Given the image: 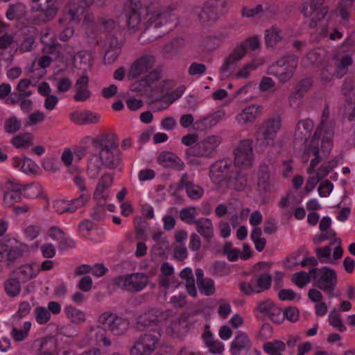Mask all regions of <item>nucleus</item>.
<instances>
[{
	"label": "nucleus",
	"instance_id": "1",
	"mask_svg": "<svg viewBox=\"0 0 355 355\" xmlns=\"http://www.w3.org/2000/svg\"><path fill=\"white\" fill-rule=\"evenodd\" d=\"M313 122L310 119L300 121L295 128L296 139H304V149L301 155L304 162H310L309 173H311L320 162L327 157L333 148L334 130L332 125L322 121L313 135L307 138L313 129Z\"/></svg>",
	"mask_w": 355,
	"mask_h": 355
},
{
	"label": "nucleus",
	"instance_id": "2",
	"mask_svg": "<svg viewBox=\"0 0 355 355\" xmlns=\"http://www.w3.org/2000/svg\"><path fill=\"white\" fill-rule=\"evenodd\" d=\"M129 327V322L125 318L116 314L105 312L102 313L98 320V324L91 327L85 334L86 343L93 344L102 342L104 345L109 346L111 343L106 336V327L115 335L124 334Z\"/></svg>",
	"mask_w": 355,
	"mask_h": 355
},
{
	"label": "nucleus",
	"instance_id": "3",
	"mask_svg": "<svg viewBox=\"0 0 355 355\" xmlns=\"http://www.w3.org/2000/svg\"><path fill=\"white\" fill-rule=\"evenodd\" d=\"M92 144L98 151V155H94L90 158L89 168H99L103 165L115 168L119 164L121 157L115 135H100L93 139Z\"/></svg>",
	"mask_w": 355,
	"mask_h": 355
},
{
	"label": "nucleus",
	"instance_id": "4",
	"mask_svg": "<svg viewBox=\"0 0 355 355\" xmlns=\"http://www.w3.org/2000/svg\"><path fill=\"white\" fill-rule=\"evenodd\" d=\"M322 1V0H305L302 12L305 17L311 18L309 26L318 27L320 37H324L327 33V20L324 17L327 10L325 8L321 7Z\"/></svg>",
	"mask_w": 355,
	"mask_h": 355
},
{
	"label": "nucleus",
	"instance_id": "5",
	"mask_svg": "<svg viewBox=\"0 0 355 355\" xmlns=\"http://www.w3.org/2000/svg\"><path fill=\"white\" fill-rule=\"evenodd\" d=\"M221 143L218 136H208L196 145L190 147L186 151V159L193 166L198 164V157H211Z\"/></svg>",
	"mask_w": 355,
	"mask_h": 355
},
{
	"label": "nucleus",
	"instance_id": "6",
	"mask_svg": "<svg viewBox=\"0 0 355 355\" xmlns=\"http://www.w3.org/2000/svg\"><path fill=\"white\" fill-rule=\"evenodd\" d=\"M161 334L153 330L141 335L130 350V355H150L156 348Z\"/></svg>",
	"mask_w": 355,
	"mask_h": 355
},
{
	"label": "nucleus",
	"instance_id": "7",
	"mask_svg": "<svg viewBox=\"0 0 355 355\" xmlns=\"http://www.w3.org/2000/svg\"><path fill=\"white\" fill-rule=\"evenodd\" d=\"M312 278L317 282L318 286L327 293H331L337 284V273L329 267L311 270Z\"/></svg>",
	"mask_w": 355,
	"mask_h": 355
},
{
	"label": "nucleus",
	"instance_id": "8",
	"mask_svg": "<svg viewBox=\"0 0 355 355\" xmlns=\"http://www.w3.org/2000/svg\"><path fill=\"white\" fill-rule=\"evenodd\" d=\"M7 241L8 240L4 239L0 242V262L15 260L23 256L24 253L35 251L38 248L37 242L31 246L24 243H20L17 245L9 247L6 243Z\"/></svg>",
	"mask_w": 355,
	"mask_h": 355
},
{
	"label": "nucleus",
	"instance_id": "9",
	"mask_svg": "<svg viewBox=\"0 0 355 355\" xmlns=\"http://www.w3.org/2000/svg\"><path fill=\"white\" fill-rule=\"evenodd\" d=\"M114 282L116 285L125 290L137 292L146 287L148 278L142 273H133L119 276L115 278Z\"/></svg>",
	"mask_w": 355,
	"mask_h": 355
},
{
	"label": "nucleus",
	"instance_id": "10",
	"mask_svg": "<svg viewBox=\"0 0 355 355\" xmlns=\"http://www.w3.org/2000/svg\"><path fill=\"white\" fill-rule=\"evenodd\" d=\"M253 160L252 142L248 139L241 141L234 150L235 165L248 168L252 166Z\"/></svg>",
	"mask_w": 355,
	"mask_h": 355
},
{
	"label": "nucleus",
	"instance_id": "11",
	"mask_svg": "<svg viewBox=\"0 0 355 355\" xmlns=\"http://www.w3.org/2000/svg\"><path fill=\"white\" fill-rule=\"evenodd\" d=\"M155 64V58L150 54H145L138 58L130 66L127 77L130 80L150 73Z\"/></svg>",
	"mask_w": 355,
	"mask_h": 355
},
{
	"label": "nucleus",
	"instance_id": "12",
	"mask_svg": "<svg viewBox=\"0 0 355 355\" xmlns=\"http://www.w3.org/2000/svg\"><path fill=\"white\" fill-rule=\"evenodd\" d=\"M282 126L279 117H274L264 121L257 130V137L266 145H270L277 137V132Z\"/></svg>",
	"mask_w": 355,
	"mask_h": 355
},
{
	"label": "nucleus",
	"instance_id": "13",
	"mask_svg": "<svg viewBox=\"0 0 355 355\" xmlns=\"http://www.w3.org/2000/svg\"><path fill=\"white\" fill-rule=\"evenodd\" d=\"M246 54L247 51L244 49L243 44L237 43L224 59L220 71L223 73H231L236 68L238 62L241 61Z\"/></svg>",
	"mask_w": 355,
	"mask_h": 355
},
{
	"label": "nucleus",
	"instance_id": "14",
	"mask_svg": "<svg viewBox=\"0 0 355 355\" xmlns=\"http://www.w3.org/2000/svg\"><path fill=\"white\" fill-rule=\"evenodd\" d=\"M23 185L14 180H8L4 183L3 203L6 207H12L22 200Z\"/></svg>",
	"mask_w": 355,
	"mask_h": 355
},
{
	"label": "nucleus",
	"instance_id": "15",
	"mask_svg": "<svg viewBox=\"0 0 355 355\" xmlns=\"http://www.w3.org/2000/svg\"><path fill=\"white\" fill-rule=\"evenodd\" d=\"M168 315L164 320L167 334L175 336H182L187 332L190 324L188 314H182L180 317L171 319H168Z\"/></svg>",
	"mask_w": 355,
	"mask_h": 355
},
{
	"label": "nucleus",
	"instance_id": "16",
	"mask_svg": "<svg viewBox=\"0 0 355 355\" xmlns=\"http://www.w3.org/2000/svg\"><path fill=\"white\" fill-rule=\"evenodd\" d=\"M297 67V60L294 56H288L285 59L279 60L277 63V69L272 67L271 73L275 75L282 81L290 79Z\"/></svg>",
	"mask_w": 355,
	"mask_h": 355
},
{
	"label": "nucleus",
	"instance_id": "17",
	"mask_svg": "<svg viewBox=\"0 0 355 355\" xmlns=\"http://www.w3.org/2000/svg\"><path fill=\"white\" fill-rule=\"evenodd\" d=\"M141 3L138 0H128L124 4L123 10L127 18V25L130 30L137 31L141 24L139 8Z\"/></svg>",
	"mask_w": 355,
	"mask_h": 355
},
{
	"label": "nucleus",
	"instance_id": "18",
	"mask_svg": "<svg viewBox=\"0 0 355 355\" xmlns=\"http://www.w3.org/2000/svg\"><path fill=\"white\" fill-rule=\"evenodd\" d=\"M229 162L227 160H220L210 167L209 178L217 189L227 185L226 174L229 169Z\"/></svg>",
	"mask_w": 355,
	"mask_h": 355
},
{
	"label": "nucleus",
	"instance_id": "19",
	"mask_svg": "<svg viewBox=\"0 0 355 355\" xmlns=\"http://www.w3.org/2000/svg\"><path fill=\"white\" fill-rule=\"evenodd\" d=\"M173 19L174 16L169 12H160L158 10H150L145 14L144 26L146 28H157Z\"/></svg>",
	"mask_w": 355,
	"mask_h": 355
},
{
	"label": "nucleus",
	"instance_id": "20",
	"mask_svg": "<svg viewBox=\"0 0 355 355\" xmlns=\"http://www.w3.org/2000/svg\"><path fill=\"white\" fill-rule=\"evenodd\" d=\"M263 107L259 105L252 104L243 108L236 114L235 119L241 125L253 123L262 113Z\"/></svg>",
	"mask_w": 355,
	"mask_h": 355
},
{
	"label": "nucleus",
	"instance_id": "21",
	"mask_svg": "<svg viewBox=\"0 0 355 355\" xmlns=\"http://www.w3.org/2000/svg\"><path fill=\"white\" fill-rule=\"evenodd\" d=\"M64 58L66 60V64H68L69 62H72L75 67L82 70L89 69L92 62V54L87 51H80L75 55L71 51H67Z\"/></svg>",
	"mask_w": 355,
	"mask_h": 355
},
{
	"label": "nucleus",
	"instance_id": "22",
	"mask_svg": "<svg viewBox=\"0 0 355 355\" xmlns=\"http://www.w3.org/2000/svg\"><path fill=\"white\" fill-rule=\"evenodd\" d=\"M33 9L40 12L48 19H53L58 12V0H32Z\"/></svg>",
	"mask_w": 355,
	"mask_h": 355
},
{
	"label": "nucleus",
	"instance_id": "23",
	"mask_svg": "<svg viewBox=\"0 0 355 355\" xmlns=\"http://www.w3.org/2000/svg\"><path fill=\"white\" fill-rule=\"evenodd\" d=\"M113 181V178L110 174H105L100 179L96 189L94 193V198L98 202H105L109 197V189L111 187Z\"/></svg>",
	"mask_w": 355,
	"mask_h": 355
},
{
	"label": "nucleus",
	"instance_id": "24",
	"mask_svg": "<svg viewBox=\"0 0 355 355\" xmlns=\"http://www.w3.org/2000/svg\"><path fill=\"white\" fill-rule=\"evenodd\" d=\"M251 344V340L245 333H239L231 343V355H240L242 351L248 350Z\"/></svg>",
	"mask_w": 355,
	"mask_h": 355
},
{
	"label": "nucleus",
	"instance_id": "25",
	"mask_svg": "<svg viewBox=\"0 0 355 355\" xmlns=\"http://www.w3.org/2000/svg\"><path fill=\"white\" fill-rule=\"evenodd\" d=\"M157 162L164 167H173L178 170H182L184 166L183 162L175 153L168 151L162 152Z\"/></svg>",
	"mask_w": 355,
	"mask_h": 355
},
{
	"label": "nucleus",
	"instance_id": "26",
	"mask_svg": "<svg viewBox=\"0 0 355 355\" xmlns=\"http://www.w3.org/2000/svg\"><path fill=\"white\" fill-rule=\"evenodd\" d=\"M202 338L211 353L221 354L224 351V345L220 341L214 340V335L211 332L209 325H205Z\"/></svg>",
	"mask_w": 355,
	"mask_h": 355
},
{
	"label": "nucleus",
	"instance_id": "27",
	"mask_svg": "<svg viewBox=\"0 0 355 355\" xmlns=\"http://www.w3.org/2000/svg\"><path fill=\"white\" fill-rule=\"evenodd\" d=\"M12 165L15 168L26 174H35L39 169L38 165L28 157H14L12 160Z\"/></svg>",
	"mask_w": 355,
	"mask_h": 355
},
{
	"label": "nucleus",
	"instance_id": "28",
	"mask_svg": "<svg viewBox=\"0 0 355 355\" xmlns=\"http://www.w3.org/2000/svg\"><path fill=\"white\" fill-rule=\"evenodd\" d=\"M89 78L83 75L80 76L76 82L75 89L76 94L73 98L76 101H85L91 96V92L88 87Z\"/></svg>",
	"mask_w": 355,
	"mask_h": 355
},
{
	"label": "nucleus",
	"instance_id": "29",
	"mask_svg": "<svg viewBox=\"0 0 355 355\" xmlns=\"http://www.w3.org/2000/svg\"><path fill=\"white\" fill-rule=\"evenodd\" d=\"M166 315L168 312L164 313L157 309L151 310L139 315L137 321L141 325L148 326L155 322L162 323Z\"/></svg>",
	"mask_w": 355,
	"mask_h": 355
},
{
	"label": "nucleus",
	"instance_id": "30",
	"mask_svg": "<svg viewBox=\"0 0 355 355\" xmlns=\"http://www.w3.org/2000/svg\"><path fill=\"white\" fill-rule=\"evenodd\" d=\"M174 269L172 266L168 263H164L161 267L162 277L160 280L161 286L165 288H177L178 284L171 276L173 274Z\"/></svg>",
	"mask_w": 355,
	"mask_h": 355
},
{
	"label": "nucleus",
	"instance_id": "31",
	"mask_svg": "<svg viewBox=\"0 0 355 355\" xmlns=\"http://www.w3.org/2000/svg\"><path fill=\"white\" fill-rule=\"evenodd\" d=\"M263 63L264 59L263 58H255L250 62L245 63L235 73L236 78L246 79L249 78L251 72Z\"/></svg>",
	"mask_w": 355,
	"mask_h": 355
},
{
	"label": "nucleus",
	"instance_id": "32",
	"mask_svg": "<svg viewBox=\"0 0 355 355\" xmlns=\"http://www.w3.org/2000/svg\"><path fill=\"white\" fill-rule=\"evenodd\" d=\"M64 313L66 318L71 323L75 324H80L84 322L86 320L85 312L71 305L65 306L64 308Z\"/></svg>",
	"mask_w": 355,
	"mask_h": 355
},
{
	"label": "nucleus",
	"instance_id": "33",
	"mask_svg": "<svg viewBox=\"0 0 355 355\" xmlns=\"http://www.w3.org/2000/svg\"><path fill=\"white\" fill-rule=\"evenodd\" d=\"M185 87L180 86L176 89L172 94L163 96L159 102V105L155 107L157 111H162L167 109L175 100L179 98L184 93Z\"/></svg>",
	"mask_w": 355,
	"mask_h": 355
},
{
	"label": "nucleus",
	"instance_id": "34",
	"mask_svg": "<svg viewBox=\"0 0 355 355\" xmlns=\"http://www.w3.org/2000/svg\"><path fill=\"white\" fill-rule=\"evenodd\" d=\"M32 323L30 321L23 322L21 327L13 326L10 331V336L16 342H21L24 340L29 335Z\"/></svg>",
	"mask_w": 355,
	"mask_h": 355
},
{
	"label": "nucleus",
	"instance_id": "35",
	"mask_svg": "<svg viewBox=\"0 0 355 355\" xmlns=\"http://www.w3.org/2000/svg\"><path fill=\"white\" fill-rule=\"evenodd\" d=\"M197 232L204 238L211 239L214 236V227L209 218H200L196 223Z\"/></svg>",
	"mask_w": 355,
	"mask_h": 355
},
{
	"label": "nucleus",
	"instance_id": "36",
	"mask_svg": "<svg viewBox=\"0 0 355 355\" xmlns=\"http://www.w3.org/2000/svg\"><path fill=\"white\" fill-rule=\"evenodd\" d=\"M180 277L182 279L185 280L186 288L188 293L191 297H196L197 295V290L192 270L189 268H185L181 271Z\"/></svg>",
	"mask_w": 355,
	"mask_h": 355
},
{
	"label": "nucleus",
	"instance_id": "37",
	"mask_svg": "<svg viewBox=\"0 0 355 355\" xmlns=\"http://www.w3.org/2000/svg\"><path fill=\"white\" fill-rule=\"evenodd\" d=\"M187 179V175L184 174L181 180V184L185 187L186 192L190 198L196 200L200 198L203 193V189L198 186L193 184V183H188L186 180Z\"/></svg>",
	"mask_w": 355,
	"mask_h": 355
},
{
	"label": "nucleus",
	"instance_id": "38",
	"mask_svg": "<svg viewBox=\"0 0 355 355\" xmlns=\"http://www.w3.org/2000/svg\"><path fill=\"white\" fill-rule=\"evenodd\" d=\"M337 66V76H343L347 71L348 67L352 65L353 61L349 55H338L334 58Z\"/></svg>",
	"mask_w": 355,
	"mask_h": 355
},
{
	"label": "nucleus",
	"instance_id": "39",
	"mask_svg": "<svg viewBox=\"0 0 355 355\" xmlns=\"http://www.w3.org/2000/svg\"><path fill=\"white\" fill-rule=\"evenodd\" d=\"M263 349L268 355H282L286 349V344L280 340L266 343Z\"/></svg>",
	"mask_w": 355,
	"mask_h": 355
},
{
	"label": "nucleus",
	"instance_id": "40",
	"mask_svg": "<svg viewBox=\"0 0 355 355\" xmlns=\"http://www.w3.org/2000/svg\"><path fill=\"white\" fill-rule=\"evenodd\" d=\"M33 136L31 133L26 132L19 134L12 139V144L17 148H28L33 145Z\"/></svg>",
	"mask_w": 355,
	"mask_h": 355
},
{
	"label": "nucleus",
	"instance_id": "41",
	"mask_svg": "<svg viewBox=\"0 0 355 355\" xmlns=\"http://www.w3.org/2000/svg\"><path fill=\"white\" fill-rule=\"evenodd\" d=\"M40 270V266L37 263L25 264L20 267L19 276L24 279H29L35 277Z\"/></svg>",
	"mask_w": 355,
	"mask_h": 355
},
{
	"label": "nucleus",
	"instance_id": "42",
	"mask_svg": "<svg viewBox=\"0 0 355 355\" xmlns=\"http://www.w3.org/2000/svg\"><path fill=\"white\" fill-rule=\"evenodd\" d=\"M325 51L324 49L313 50L308 53L304 58V64L307 66L311 64H318L323 62L325 56Z\"/></svg>",
	"mask_w": 355,
	"mask_h": 355
},
{
	"label": "nucleus",
	"instance_id": "43",
	"mask_svg": "<svg viewBox=\"0 0 355 355\" xmlns=\"http://www.w3.org/2000/svg\"><path fill=\"white\" fill-rule=\"evenodd\" d=\"M257 289L261 293L268 290L271 286L272 277L268 272H261L254 277Z\"/></svg>",
	"mask_w": 355,
	"mask_h": 355
},
{
	"label": "nucleus",
	"instance_id": "44",
	"mask_svg": "<svg viewBox=\"0 0 355 355\" xmlns=\"http://www.w3.org/2000/svg\"><path fill=\"white\" fill-rule=\"evenodd\" d=\"M41 353L38 355H58L55 340L53 338H44L41 343Z\"/></svg>",
	"mask_w": 355,
	"mask_h": 355
},
{
	"label": "nucleus",
	"instance_id": "45",
	"mask_svg": "<svg viewBox=\"0 0 355 355\" xmlns=\"http://www.w3.org/2000/svg\"><path fill=\"white\" fill-rule=\"evenodd\" d=\"M90 198V193L85 192L80 195L77 198L68 201L69 205V212L73 213L78 209L84 206Z\"/></svg>",
	"mask_w": 355,
	"mask_h": 355
},
{
	"label": "nucleus",
	"instance_id": "46",
	"mask_svg": "<svg viewBox=\"0 0 355 355\" xmlns=\"http://www.w3.org/2000/svg\"><path fill=\"white\" fill-rule=\"evenodd\" d=\"M23 191L25 192V196L28 198L44 197L43 196V188L40 184H38L26 186L23 185Z\"/></svg>",
	"mask_w": 355,
	"mask_h": 355
},
{
	"label": "nucleus",
	"instance_id": "47",
	"mask_svg": "<svg viewBox=\"0 0 355 355\" xmlns=\"http://www.w3.org/2000/svg\"><path fill=\"white\" fill-rule=\"evenodd\" d=\"M198 287L200 292L207 296L214 294L216 290L214 282L209 278L200 280L198 283Z\"/></svg>",
	"mask_w": 355,
	"mask_h": 355
},
{
	"label": "nucleus",
	"instance_id": "48",
	"mask_svg": "<svg viewBox=\"0 0 355 355\" xmlns=\"http://www.w3.org/2000/svg\"><path fill=\"white\" fill-rule=\"evenodd\" d=\"M338 164L337 159H334L329 163L322 164L315 172V177L319 180L325 178L329 172Z\"/></svg>",
	"mask_w": 355,
	"mask_h": 355
},
{
	"label": "nucleus",
	"instance_id": "49",
	"mask_svg": "<svg viewBox=\"0 0 355 355\" xmlns=\"http://www.w3.org/2000/svg\"><path fill=\"white\" fill-rule=\"evenodd\" d=\"M180 218L187 224H193L196 223V218L198 216V211L195 207H189L182 209L180 213Z\"/></svg>",
	"mask_w": 355,
	"mask_h": 355
},
{
	"label": "nucleus",
	"instance_id": "50",
	"mask_svg": "<svg viewBox=\"0 0 355 355\" xmlns=\"http://www.w3.org/2000/svg\"><path fill=\"white\" fill-rule=\"evenodd\" d=\"M329 322L330 325L337 329L340 331H345L347 329L340 318V314L336 309H333L329 313Z\"/></svg>",
	"mask_w": 355,
	"mask_h": 355
},
{
	"label": "nucleus",
	"instance_id": "51",
	"mask_svg": "<svg viewBox=\"0 0 355 355\" xmlns=\"http://www.w3.org/2000/svg\"><path fill=\"white\" fill-rule=\"evenodd\" d=\"M4 286L7 295L10 297L17 296L21 291L20 283L16 279H8L5 282Z\"/></svg>",
	"mask_w": 355,
	"mask_h": 355
},
{
	"label": "nucleus",
	"instance_id": "52",
	"mask_svg": "<svg viewBox=\"0 0 355 355\" xmlns=\"http://www.w3.org/2000/svg\"><path fill=\"white\" fill-rule=\"evenodd\" d=\"M35 317L38 324H44L51 320V315L47 308L38 306L35 309Z\"/></svg>",
	"mask_w": 355,
	"mask_h": 355
},
{
	"label": "nucleus",
	"instance_id": "53",
	"mask_svg": "<svg viewBox=\"0 0 355 355\" xmlns=\"http://www.w3.org/2000/svg\"><path fill=\"white\" fill-rule=\"evenodd\" d=\"M312 277L311 270L309 273L305 272H299L293 275L292 281L298 287H303L310 282V279Z\"/></svg>",
	"mask_w": 355,
	"mask_h": 355
},
{
	"label": "nucleus",
	"instance_id": "54",
	"mask_svg": "<svg viewBox=\"0 0 355 355\" xmlns=\"http://www.w3.org/2000/svg\"><path fill=\"white\" fill-rule=\"evenodd\" d=\"M25 12V6L23 4H17L10 6L6 12V17L8 19L12 20L21 17Z\"/></svg>",
	"mask_w": 355,
	"mask_h": 355
},
{
	"label": "nucleus",
	"instance_id": "55",
	"mask_svg": "<svg viewBox=\"0 0 355 355\" xmlns=\"http://www.w3.org/2000/svg\"><path fill=\"white\" fill-rule=\"evenodd\" d=\"M257 287V286L254 277L250 282H243L239 284L240 290L245 295L259 293V290Z\"/></svg>",
	"mask_w": 355,
	"mask_h": 355
},
{
	"label": "nucleus",
	"instance_id": "56",
	"mask_svg": "<svg viewBox=\"0 0 355 355\" xmlns=\"http://www.w3.org/2000/svg\"><path fill=\"white\" fill-rule=\"evenodd\" d=\"M269 171L268 166H261L258 173V187L260 189L265 191L267 189Z\"/></svg>",
	"mask_w": 355,
	"mask_h": 355
},
{
	"label": "nucleus",
	"instance_id": "57",
	"mask_svg": "<svg viewBox=\"0 0 355 355\" xmlns=\"http://www.w3.org/2000/svg\"><path fill=\"white\" fill-rule=\"evenodd\" d=\"M21 125V121L16 116H12L6 120L4 129L6 132L14 133L20 129Z\"/></svg>",
	"mask_w": 355,
	"mask_h": 355
},
{
	"label": "nucleus",
	"instance_id": "58",
	"mask_svg": "<svg viewBox=\"0 0 355 355\" xmlns=\"http://www.w3.org/2000/svg\"><path fill=\"white\" fill-rule=\"evenodd\" d=\"M0 49H9L10 53L17 51V44L11 35L6 34L0 37Z\"/></svg>",
	"mask_w": 355,
	"mask_h": 355
},
{
	"label": "nucleus",
	"instance_id": "59",
	"mask_svg": "<svg viewBox=\"0 0 355 355\" xmlns=\"http://www.w3.org/2000/svg\"><path fill=\"white\" fill-rule=\"evenodd\" d=\"M31 310V304L28 302H21L17 311L12 315V319L14 322L19 321L21 318L26 317L29 314Z\"/></svg>",
	"mask_w": 355,
	"mask_h": 355
},
{
	"label": "nucleus",
	"instance_id": "60",
	"mask_svg": "<svg viewBox=\"0 0 355 355\" xmlns=\"http://www.w3.org/2000/svg\"><path fill=\"white\" fill-rule=\"evenodd\" d=\"M266 42L269 46H273L282 39V35L275 28H271L266 31Z\"/></svg>",
	"mask_w": 355,
	"mask_h": 355
},
{
	"label": "nucleus",
	"instance_id": "61",
	"mask_svg": "<svg viewBox=\"0 0 355 355\" xmlns=\"http://www.w3.org/2000/svg\"><path fill=\"white\" fill-rule=\"evenodd\" d=\"M315 252L322 262L333 263V259L331 257V249L329 246L318 248L315 250Z\"/></svg>",
	"mask_w": 355,
	"mask_h": 355
},
{
	"label": "nucleus",
	"instance_id": "62",
	"mask_svg": "<svg viewBox=\"0 0 355 355\" xmlns=\"http://www.w3.org/2000/svg\"><path fill=\"white\" fill-rule=\"evenodd\" d=\"M223 252L230 261H236L239 257L240 250L234 248L230 243H227L223 247Z\"/></svg>",
	"mask_w": 355,
	"mask_h": 355
},
{
	"label": "nucleus",
	"instance_id": "63",
	"mask_svg": "<svg viewBox=\"0 0 355 355\" xmlns=\"http://www.w3.org/2000/svg\"><path fill=\"white\" fill-rule=\"evenodd\" d=\"M42 232L41 227L35 225H30L26 226L24 230L25 237L29 240L36 239Z\"/></svg>",
	"mask_w": 355,
	"mask_h": 355
},
{
	"label": "nucleus",
	"instance_id": "64",
	"mask_svg": "<svg viewBox=\"0 0 355 355\" xmlns=\"http://www.w3.org/2000/svg\"><path fill=\"white\" fill-rule=\"evenodd\" d=\"M247 182L245 175L239 173L230 182V184L234 189L240 191L246 187Z\"/></svg>",
	"mask_w": 355,
	"mask_h": 355
}]
</instances>
